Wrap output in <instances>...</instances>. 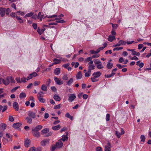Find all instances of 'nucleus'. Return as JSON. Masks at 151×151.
Masks as SVG:
<instances>
[{
  "label": "nucleus",
  "mask_w": 151,
  "mask_h": 151,
  "mask_svg": "<svg viewBox=\"0 0 151 151\" xmlns=\"http://www.w3.org/2000/svg\"><path fill=\"white\" fill-rule=\"evenodd\" d=\"M10 77L7 76L5 80L2 79V81L3 83L5 85H8L10 82Z\"/></svg>",
  "instance_id": "1"
},
{
  "label": "nucleus",
  "mask_w": 151,
  "mask_h": 151,
  "mask_svg": "<svg viewBox=\"0 0 151 151\" xmlns=\"http://www.w3.org/2000/svg\"><path fill=\"white\" fill-rule=\"evenodd\" d=\"M127 42L126 41L120 40L119 41V43L115 45H113V47H115L117 46H121V45H126Z\"/></svg>",
  "instance_id": "2"
},
{
  "label": "nucleus",
  "mask_w": 151,
  "mask_h": 151,
  "mask_svg": "<svg viewBox=\"0 0 151 151\" xmlns=\"http://www.w3.org/2000/svg\"><path fill=\"white\" fill-rule=\"evenodd\" d=\"M68 100L70 102L73 101L76 98V96L74 94H70Z\"/></svg>",
  "instance_id": "3"
},
{
  "label": "nucleus",
  "mask_w": 151,
  "mask_h": 151,
  "mask_svg": "<svg viewBox=\"0 0 151 151\" xmlns=\"http://www.w3.org/2000/svg\"><path fill=\"white\" fill-rule=\"evenodd\" d=\"M49 139H45L41 142V145L42 146H45L47 145H49Z\"/></svg>",
  "instance_id": "4"
},
{
  "label": "nucleus",
  "mask_w": 151,
  "mask_h": 151,
  "mask_svg": "<svg viewBox=\"0 0 151 151\" xmlns=\"http://www.w3.org/2000/svg\"><path fill=\"white\" fill-rule=\"evenodd\" d=\"M37 75V74L35 72H34L33 73L30 74L29 76L27 78V80L28 81L32 78L36 76Z\"/></svg>",
  "instance_id": "5"
},
{
  "label": "nucleus",
  "mask_w": 151,
  "mask_h": 151,
  "mask_svg": "<svg viewBox=\"0 0 151 151\" xmlns=\"http://www.w3.org/2000/svg\"><path fill=\"white\" fill-rule=\"evenodd\" d=\"M55 145L57 148H61L63 145V143L61 141V139H59L58 142H56Z\"/></svg>",
  "instance_id": "6"
},
{
  "label": "nucleus",
  "mask_w": 151,
  "mask_h": 151,
  "mask_svg": "<svg viewBox=\"0 0 151 151\" xmlns=\"http://www.w3.org/2000/svg\"><path fill=\"white\" fill-rule=\"evenodd\" d=\"M54 80L56 83L58 85H61L63 84V82L61 80H59L56 77H54Z\"/></svg>",
  "instance_id": "7"
},
{
  "label": "nucleus",
  "mask_w": 151,
  "mask_h": 151,
  "mask_svg": "<svg viewBox=\"0 0 151 151\" xmlns=\"http://www.w3.org/2000/svg\"><path fill=\"white\" fill-rule=\"evenodd\" d=\"M28 116L33 119L35 118L36 117L35 114L33 111H29L28 113Z\"/></svg>",
  "instance_id": "8"
},
{
  "label": "nucleus",
  "mask_w": 151,
  "mask_h": 151,
  "mask_svg": "<svg viewBox=\"0 0 151 151\" xmlns=\"http://www.w3.org/2000/svg\"><path fill=\"white\" fill-rule=\"evenodd\" d=\"M42 126L39 125L37 126L34 128H32V130L35 131L39 132V130H41L42 128Z\"/></svg>",
  "instance_id": "9"
},
{
  "label": "nucleus",
  "mask_w": 151,
  "mask_h": 151,
  "mask_svg": "<svg viewBox=\"0 0 151 151\" xmlns=\"http://www.w3.org/2000/svg\"><path fill=\"white\" fill-rule=\"evenodd\" d=\"M33 135L36 137H39L40 136V133L39 132L35 131L34 130L32 131Z\"/></svg>",
  "instance_id": "10"
},
{
  "label": "nucleus",
  "mask_w": 151,
  "mask_h": 151,
  "mask_svg": "<svg viewBox=\"0 0 151 151\" xmlns=\"http://www.w3.org/2000/svg\"><path fill=\"white\" fill-rule=\"evenodd\" d=\"M101 75V73L100 71L94 72L92 75V76L94 78H98Z\"/></svg>",
  "instance_id": "11"
},
{
  "label": "nucleus",
  "mask_w": 151,
  "mask_h": 151,
  "mask_svg": "<svg viewBox=\"0 0 151 151\" xmlns=\"http://www.w3.org/2000/svg\"><path fill=\"white\" fill-rule=\"evenodd\" d=\"M5 11V8L0 7V14L1 17H3L4 16Z\"/></svg>",
  "instance_id": "12"
},
{
  "label": "nucleus",
  "mask_w": 151,
  "mask_h": 151,
  "mask_svg": "<svg viewBox=\"0 0 151 151\" xmlns=\"http://www.w3.org/2000/svg\"><path fill=\"white\" fill-rule=\"evenodd\" d=\"M13 107L15 110L17 111L18 110L19 108V105L18 103L17 102H14L13 104Z\"/></svg>",
  "instance_id": "13"
},
{
  "label": "nucleus",
  "mask_w": 151,
  "mask_h": 151,
  "mask_svg": "<svg viewBox=\"0 0 151 151\" xmlns=\"http://www.w3.org/2000/svg\"><path fill=\"white\" fill-rule=\"evenodd\" d=\"M49 131V129L47 128H46L42 129L41 131V134H45Z\"/></svg>",
  "instance_id": "14"
},
{
  "label": "nucleus",
  "mask_w": 151,
  "mask_h": 151,
  "mask_svg": "<svg viewBox=\"0 0 151 151\" xmlns=\"http://www.w3.org/2000/svg\"><path fill=\"white\" fill-rule=\"evenodd\" d=\"M22 125V124L19 122L14 123L13 125V127L15 129H17L20 127Z\"/></svg>",
  "instance_id": "15"
},
{
  "label": "nucleus",
  "mask_w": 151,
  "mask_h": 151,
  "mask_svg": "<svg viewBox=\"0 0 151 151\" xmlns=\"http://www.w3.org/2000/svg\"><path fill=\"white\" fill-rule=\"evenodd\" d=\"M25 119L28 123L31 124L32 123V118L29 116H27L25 118Z\"/></svg>",
  "instance_id": "16"
},
{
  "label": "nucleus",
  "mask_w": 151,
  "mask_h": 151,
  "mask_svg": "<svg viewBox=\"0 0 151 151\" xmlns=\"http://www.w3.org/2000/svg\"><path fill=\"white\" fill-rule=\"evenodd\" d=\"M42 17V18H45L46 17H47L48 18H53L54 17H57L58 16L57 15L55 14L54 15L51 16H47H47H45L44 14H42V15L41 14V15L40 16V17Z\"/></svg>",
  "instance_id": "17"
},
{
  "label": "nucleus",
  "mask_w": 151,
  "mask_h": 151,
  "mask_svg": "<svg viewBox=\"0 0 151 151\" xmlns=\"http://www.w3.org/2000/svg\"><path fill=\"white\" fill-rule=\"evenodd\" d=\"M60 124H58L57 126H53L52 127V129L54 130H58L60 129Z\"/></svg>",
  "instance_id": "18"
},
{
  "label": "nucleus",
  "mask_w": 151,
  "mask_h": 151,
  "mask_svg": "<svg viewBox=\"0 0 151 151\" xmlns=\"http://www.w3.org/2000/svg\"><path fill=\"white\" fill-rule=\"evenodd\" d=\"M7 109V106H5L4 107L2 106L1 105H0V111L2 110V112H3L5 111Z\"/></svg>",
  "instance_id": "19"
},
{
  "label": "nucleus",
  "mask_w": 151,
  "mask_h": 151,
  "mask_svg": "<svg viewBox=\"0 0 151 151\" xmlns=\"http://www.w3.org/2000/svg\"><path fill=\"white\" fill-rule=\"evenodd\" d=\"M60 72V69L59 68H56L54 72V74L56 75H58L59 74Z\"/></svg>",
  "instance_id": "20"
},
{
  "label": "nucleus",
  "mask_w": 151,
  "mask_h": 151,
  "mask_svg": "<svg viewBox=\"0 0 151 151\" xmlns=\"http://www.w3.org/2000/svg\"><path fill=\"white\" fill-rule=\"evenodd\" d=\"M30 142L29 140L28 139H27L24 141V145L25 147H28L29 145Z\"/></svg>",
  "instance_id": "21"
},
{
  "label": "nucleus",
  "mask_w": 151,
  "mask_h": 151,
  "mask_svg": "<svg viewBox=\"0 0 151 151\" xmlns=\"http://www.w3.org/2000/svg\"><path fill=\"white\" fill-rule=\"evenodd\" d=\"M82 75L81 74V72L79 71L77 73V74L76 76V78L78 79H80L82 78Z\"/></svg>",
  "instance_id": "22"
},
{
  "label": "nucleus",
  "mask_w": 151,
  "mask_h": 151,
  "mask_svg": "<svg viewBox=\"0 0 151 151\" xmlns=\"http://www.w3.org/2000/svg\"><path fill=\"white\" fill-rule=\"evenodd\" d=\"M115 39V37L114 36H112L111 35H109L108 38V40L110 42H112Z\"/></svg>",
  "instance_id": "23"
},
{
  "label": "nucleus",
  "mask_w": 151,
  "mask_h": 151,
  "mask_svg": "<svg viewBox=\"0 0 151 151\" xmlns=\"http://www.w3.org/2000/svg\"><path fill=\"white\" fill-rule=\"evenodd\" d=\"M113 64L110 63V62H108L107 64L106 65V67L109 69H111L113 67Z\"/></svg>",
  "instance_id": "24"
},
{
  "label": "nucleus",
  "mask_w": 151,
  "mask_h": 151,
  "mask_svg": "<svg viewBox=\"0 0 151 151\" xmlns=\"http://www.w3.org/2000/svg\"><path fill=\"white\" fill-rule=\"evenodd\" d=\"M63 67L67 69L68 71H70L71 70V67H69V64H65L63 65Z\"/></svg>",
  "instance_id": "25"
},
{
  "label": "nucleus",
  "mask_w": 151,
  "mask_h": 151,
  "mask_svg": "<svg viewBox=\"0 0 151 151\" xmlns=\"http://www.w3.org/2000/svg\"><path fill=\"white\" fill-rule=\"evenodd\" d=\"M53 98L54 99L57 101H59L60 100V98L59 96L55 94L54 95Z\"/></svg>",
  "instance_id": "26"
},
{
  "label": "nucleus",
  "mask_w": 151,
  "mask_h": 151,
  "mask_svg": "<svg viewBox=\"0 0 151 151\" xmlns=\"http://www.w3.org/2000/svg\"><path fill=\"white\" fill-rule=\"evenodd\" d=\"M96 67L98 69H101L104 68L101 62L96 65Z\"/></svg>",
  "instance_id": "27"
},
{
  "label": "nucleus",
  "mask_w": 151,
  "mask_h": 151,
  "mask_svg": "<svg viewBox=\"0 0 151 151\" xmlns=\"http://www.w3.org/2000/svg\"><path fill=\"white\" fill-rule=\"evenodd\" d=\"M53 61L54 63H53V64H56L60 63L61 61V60L60 59H58L56 58H55L54 59Z\"/></svg>",
  "instance_id": "28"
},
{
  "label": "nucleus",
  "mask_w": 151,
  "mask_h": 151,
  "mask_svg": "<svg viewBox=\"0 0 151 151\" xmlns=\"http://www.w3.org/2000/svg\"><path fill=\"white\" fill-rule=\"evenodd\" d=\"M41 89L45 91H47V87L44 84H43L42 86Z\"/></svg>",
  "instance_id": "29"
},
{
  "label": "nucleus",
  "mask_w": 151,
  "mask_h": 151,
  "mask_svg": "<svg viewBox=\"0 0 151 151\" xmlns=\"http://www.w3.org/2000/svg\"><path fill=\"white\" fill-rule=\"evenodd\" d=\"M26 94L24 92L21 93L19 95V97L20 99H22L23 98L26 97Z\"/></svg>",
  "instance_id": "30"
},
{
  "label": "nucleus",
  "mask_w": 151,
  "mask_h": 151,
  "mask_svg": "<svg viewBox=\"0 0 151 151\" xmlns=\"http://www.w3.org/2000/svg\"><path fill=\"white\" fill-rule=\"evenodd\" d=\"M65 116L66 117L69 118L71 120H73V116L70 115L68 113L65 114Z\"/></svg>",
  "instance_id": "31"
},
{
  "label": "nucleus",
  "mask_w": 151,
  "mask_h": 151,
  "mask_svg": "<svg viewBox=\"0 0 151 151\" xmlns=\"http://www.w3.org/2000/svg\"><path fill=\"white\" fill-rule=\"evenodd\" d=\"M16 17L19 23H23V20L20 17L17 16H16Z\"/></svg>",
  "instance_id": "32"
},
{
  "label": "nucleus",
  "mask_w": 151,
  "mask_h": 151,
  "mask_svg": "<svg viewBox=\"0 0 151 151\" xmlns=\"http://www.w3.org/2000/svg\"><path fill=\"white\" fill-rule=\"evenodd\" d=\"M68 138V137L66 135H63L62 136V138L60 139H61V141H65Z\"/></svg>",
  "instance_id": "33"
},
{
  "label": "nucleus",
  "mask_w": 151,
  "mask_h": 151,
  "mask_svg": "<svg viewBox=\"0 0 151 151\" xmlns=\"http://www.w3.org/2000/svg\"><path fill=\"white\" fill-rule=\"evenodd\" d=\"M73 79L71 78L67 82V84L69 86H70L73 82Z\"/></svg>",
  "instance_id": "34"
},
{
  "label": "nucleus",
  "mask_w": 151,
  "mask_h": 151,
  "mask_svg": "<svg viewBox=\"0 0 151 151\" xmlns=\"http://www.w3.org/2000/svg\"><path fill=\"white\" fill-rule=\"evenodd\" d=\"M132 55H137L139 56L140 55V53L139 52H137L134 51V50L133 52Z\"/></svg>",
  "instance_id": "35"
},
{
  "label": "nucleus",
  "mask_w": 151,
  "mask_h": 151,
  "mask_svg": "<svg viewBox=\"0 0 151 151\" xmlns=\"http://www.w3.org/2000/svg\"><path fill=\"white\" fill-rule=\"evenodd\" d=\"M52 134V133L51 132H49L44 135V137H49L51 136Z\"/></svg>",
  "instance_id": "36"
},
{
  "label": "nucleus",
  "mask_w": 151,
  "mask_h": 151,
  "mask_svg": "<svg viewBox=\"0 0 151 151\" xmlns=\"http://www.w3.org/2000/svg\"><path fill=\"white\" fill-rule=\"evenodd\" d=\"M111 148L110 147L108 146H105V151H111Z\"/></svg>",
  "instance_id": "37"
},
{
  "label": "nucleus",
  "mask_w": 151,
  "mask_h": 151,
  "mask_svg": "<svg viewBox=\"0 0 151 151\" xmlns=\"http://www.w3.org/2000/svg\"><path fill=\"white\" fill-rule=\"evenodd\" d=\"M140 138L141 139V141L143 142H145V138L144 135H141L140 136Z\"/></svg>",
  "instance_id": "38"
},
{
  "label": "nucleus",
  "mask_w": 151,
  "mask_h": 151,
  "mask_svg": "<svg viewBox=\"0 0 151 151\" xmlns=\"http://www.w3.org/2000/svg\"><path fill=\"white\" fill-rule=\"evenodd\" d=\"M116 66L118 67L119 69H122V68H124V67H126V65H121L120 64H117L116 65Z\"/></svg>",
  "instance_id": "39"
},
{
  "label": "nucleus",
  "mask_w": 151,
  "mask_h": 151,
  "mask_svg": "<svg viewBox=\"0 0 151 151\" xmlns=\"http://www.w3.org/2000/svg\"><path fill=\"white\" fill-rule=\"evenodd\" d=\"M92 60V58L91 57H89L87 58L85 60V62L87 63L89 61H90Z\"/></svg>",
  "instance_id": "40"
},
{
  "label": "nucleus",
  "mask_w": 151,
  "mask_h": 151,
  "mask_svg": "<svg viewBox=\"0 0 151 151\" xmlns=\"http://www.w3.org/2000/svg\"><path fill=\"white\" fill-rule=\"evenodd\" d=\"M88 68L91 70H94L95 68V66L93 64L91 65H89Z\"/></svg>",
  "instance_id": "41"
},
{
  "label": "nucleus",
  "mask_w": 151,
  "mask_h": 151,
  "mask_svg": "<svg viewBox=\"0 0 151 151\" xmlns=\"http://www.w3.org/2000/svg\"><path fill=\"white\" fill-rule=\"evenodd\" d=\"M43 93L42 92L40 91L38 93L37 95V97L38 98H41L42 96V94H43Z\"/></svg>",
  "instance_id": "42"
},
{
  "label": "nucleus",
  "mask_w": 151,
  "mask_h": 151,
  "mask_svg": "<svg viewBox=\"0 0 151 151\" xmlns=\"http://www.w3.org/2000/svg\"><path fill=\"white\" fill-rule=\"evenodd\" d=\"M96 78H94L93 77L91 78V79L92 82H95L97 81H98V79Z\"/></svg>",
  "instance_id": "43"
},
{
  "label": "nucleus",
  "mask_w": 151,
  "mask_h": 151,
  "mask_svg": "<svg viewBox=\"0 0 151 151\" xmlns=\"http://www.w3.org/2000/svg\"><path fill=\"white\" fill-rule=\"evenodd\" d=\"M6 12V14L8 15L9 14V13L11 11V10L9 8H8L5 11Z\"/></svg>",
  "instance_id": "44"
},
{
  "label": "nucleus",
  "mask_w": 151,
  "mask_h": 151,
  "mask_svg": "<svg viewBox=\"0 0 151 151\" xmlns=\"http://www.w3.org/2000/svg\"><path fill=\"white\" fill-rule=\"evenodd\" d=\"M41 12H40L38 13V16L37 17L38 19H40V21H42V17H40V16L41 15Z\"/></svg>",
  "instance_id": "45"
},
{
  "label": "nucleus",
  "mask_w": 151,
  "mask_h": 151,
  "mask_svg": "<svg viewBox=\"0 0 151 151\" xmlns=\"http://www.w3.org/2000/svg\"><path fill=\"white\" fill-rule=\"evenodd\" d=\"M123 48L122 47H115L113 49V50L114 51H115L116 50H120L122 49Z\"/></svg>",
  "instance_id": "46"
},
{
  "label": "nucleus",
  "mask_w": 151,
  "mask_h": 151,
  "mask_svg": "<svg viewBox=\"0 0 151 151\" xmlns=\"http://www.w3.org/2000/svg\"><path fill=\"white\" fill-rule=\"evenodd\" d=\"M9 120L11 122H13L14 121V119L13 117L11 116H9Z\"/></svg>",
  "instance_id": "47"
},
{
  "label": "nucleus",
  "mask_w": 151,
  "mask_h": 151,
  "mask_svg": "<svg viewBox=\"0 0 151 151\" xmlns=\"http://www.w3.org/2000/svg\"><path fill=\"white\" fill-rule=\"evenodd\" d=\"M112 24V27L113 28V29H116L118 27V24Z\"/></svg>",
  "instance_id": "48"
},
{
  "label": "nucleus",
  "mask_w": 151,
  "mask_h": 151,
  "mask_svg": "<svg viewBox=\"0 0 151 151\" xmlns=\"http://www.w3.org/2000/svg\"><path fill=\"white\" fill-rule=\"evenodd\" d=\"M15 80L17 81V82L18 83H22V81H21L20 78H15Z\"/></svg>",
  "instance_id": "49"
},
{
  "label": "nucleus",
  "mask_w": 151,
  "mask_h": 151,
  "mask_svg": "<svg viewBox=\"0 0 151 151\" xmlns=\"http://www.w3.org/2000/svg\"><path fill=\"white\" fill-rule=\"evenodd\" d=\"M106 120L107 121H108L110 119V114H107L106 116Z\"/></svg>",
  "instance_id": "50"
},
{
  "label": "nucleus",
  "mask_w": 151,
  "mask_h": 151,
  "mask_svg": "<svg viewBox=\"0 0 151 151\" xmlns=\"http://www.w3.org/2000/svg\"><path fill=\"white\" fill-rule=\"evenodd\" d=\"M115 134L118 138H119L120 137L121 135V134L117 131H116Z\"/></svg>",
  "instance_id": "51"
},
{
  "label": "nucleus",
  "mask_w": 151,
  "mask_h": 151,
  "mask_svg": "<svg viewBox=\"0 0 151 151\" xmlns=\"http://www.w3.org/2000/svg\"><path fill=\"white\" fill-rule=\"evenodd\" d=\"M94 63L96 64H99L101 62L100 60H98L97 59H94L93 60Z\"/></svg>",
  "instance_id": "52"
},
{
  "label": "nucleus",
  "mask_w": 151,
  "mask_h": 151,
  "mask_svg": "<svg viewBox=\"0 0 151 151\" xmlns=\"http://www.w3.org/2000/svg\"><path fill=\"white\" fill-rule=\"evenodd\" d=\"M68 77L67 75H64L62 78L63 80H67L68 79Z\"/></svg>",
  "instance_id": "53"
},
{
  "label": "nucleus",
  "mask_w": 151,
  "mask_h": 151,
  "mask_svg": "<svg viewBox=\"0 0 151 151\" xmlns=\"http://www.w3.org/2000/svg\"><path fill=\"white\" fill-rule=\"evenodd\" d=\"M33 13L30 12V13H28L25 16H26L27 17H31L33 15Z\"/></svg>",
  "instance_id": "54"
},
{
  "label": "nucleus",
  "mask_w": 151,
  "mask_h": 151,
  "mask_svg": "<svg viewBox=\"0 0 151 151\" xmlns=\"http://www.w3.org/2000/svg\"><path fill=\"white\" fill-rule=\"evenodd\" d=\"M38 99L40 102H42V103L45 102V100L42 98V97L40 98H38Z\"/></svg>",
  "instance_id": "55"
},
{
  "label": "nucleus",
  "mask_w": 151,
  "mask_h": 151,
  "mask_svg": "<svg viewBox=\"0 0 151 151\" xmlns=\"http://www.w3.org/2000/svg\"><path fill=\"white\" fill-rule=\"evenodd\" d=\"M99 54H96L95 55H93L92 56L91 58H92V59L95 58H97L99 57Z\"/></svg>",
  "instance_id": "56"
},
{
  "label": "nucleus",
  "mask_w": 151,
  "mask_h": 151,
  "mask_svg": "<svg viewBox=\"0 0 151 151\" xmlns=\"http://www.w3.org/2000/svg\"><path fill=\"white\" fill-rule=\"evenodd\" d=\"M51 81V80L50 78L48 79L47 81L46 85L48 86H49L50 83Z\"/></svg>",
  "instance_id": "57"
},
{
  "label": "nucleus",
  "mask_w": 151,
  "mask_h": 151,
  "mask_svg": "<svg viewBox=\"0 0 151 151\" xmlns=\"http://www.w3.org/2000/svg\"><path fill=\"white\" fill-rule=\"evenodd\" d=\"M10 80L11 83H15V81L14 78L11 77H10Z\"/></svg>",
  "instance_id": "58"
},
{
  "label": "nucleus",
  "mask_w": 151,
  "mask_h": 151,
  "mask_svg": "<svg viewBox=\"0 0 151 151\" xmlns=\"http://www.w3.org/2000/svg\"><path fill=\"white\" fill-rule=\"evenodd\" d=\"M32 26L35 29H36L37 28V24L34 23L32 24Z\"/></svg>",
  "instance_id": "59"
},
{
  "label": "nucleus",
  "mask_w": 151,
  "mask_h": 151,
  "mask_svg": "<svg viewBox=\"0 0 151 151\" xmlns=\"http://www.w3.org/2000/svg\"><path fill=\"white\" fill-rule=\"evenodd\" d=\"M60 104H59L55 106L54 107V108L55 109H60Z\"/></svg>",
  "instance_id": "60"
},
{
  "label": "nucleus",
  "mask_w": 151,
  "mask_h": 151,
  "mask_svg": "<svg viewBox=\"0 0 151 151\" xmlns=\"http://www.w3.org/2000/svg\"><path fill=\"white\" fill-rule=\"evenodd\" d=\"M57 21H56L55 22H51L49 23V25H57L58 23Z\"/></svg>",
  "instance_id": "61"
},
{
  "label": "nucleus",
  "mask_w": 151,
  "mask_h": 151,
  "mask_svg": "<svg viewBox=\"0 0 151 151\" xmlns=\"http://www.w3.org/2000/svg\"><path fill=\"white\" fill-rule=\"evenodd\" d=\"M35 148L34 147H32L30 148L28 151H35Z\"/></svg>",
  "instance_id": "62"
},
{
  "label": "nucleus",
  "mask_w": 151,
  "mask_h": 151,
  "mask_svg": "<svg viewBox=\"0 0 151 151\" xmlns=\"http://www.w3.org/2000/svg\"><path fill=\"white\" fill-rule=\"evenodd\" d=\"M96 151H102L101 147H98L96 148Z\"/></svg>",
  "instance_id": "63"
},
{
  "label": "nucleus",
  "mask_w": 151,
  "mask_h": 151,
  "mask_svg": "<svg viewBox=\"0 0 151 151\" xmlns=\"http://www.w3.org/2000/svg\"><path fill=\"white\" fill-rule=\"evenodd\" d=\"M51 90L54 92L56 91L57 90L55 86H52L51 87Z\"/></svg>",
  "instance_id": "64"
}]
</instances>
